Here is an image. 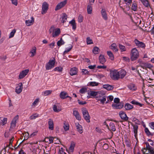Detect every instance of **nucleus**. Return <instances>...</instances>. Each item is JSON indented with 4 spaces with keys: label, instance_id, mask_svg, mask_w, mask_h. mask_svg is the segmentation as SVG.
Listing matches in <instances>:
<instances>
[{
    "label": "nucleus",
    "instance_id": "obj_13",
    "mask_svg": "<svg viewBox=\"0 0 154 154\" xmlns=\"http://www.w3.org/2000/svg\"><path fill=\"white\" fill-rule=\"evenodd\" d=\"M19 85L16 88L15 92L17 94L20 93L22 92L23 88V85L22 83H20Z\"/></svg>",
    "mask_w": 154,
    "mask_h": 154
},
{
    "label": "nucleus",
    "instance_id": "obj_21",
    "mask_svg": "<svg viewBox=\"0 0 154 154\" xmlns=\"http://www.w3.org/2000/svg\"><path fill=\"white\" fill-rule=\"evenodd\" d=\"M36 50V48L35 47H34L32 48L29 53L30 54H31V55H30V57H32L35 55Z\"/></svg>",
    "mask_w": 154,
    "mask_h": 154
},
{
    "label": "nucleus",
    "instance_id": "obj_47",
    "mask_svg": "<svg viewBox=\"0 0 154 154\" xmlns=\"http://www.w3.org/2000/svg\"><path fill=\"white\" fill-rule=\"evenodd\" d=\"M63 69V68L61 67H57L55 68L54 70L55 71H57L60 72H62Z\"/></svg>",
    "mask_w": 154,
    "mask_h": 154
},
{
    "label": "nucleus",
    "instance_id": "obj_39",
    "mask_svg": "<svg viewBox=\"0 0 154 154\" xmlns=\"http://www.w3.org/2000/svg\"><path fill=\"white\" fill-rule=\"evenodd\" d=\"M111 49L115 51L116 52L118 51V49L117 48V46L116 45L115 43L112 44L111 45Z\"/></svg>",
    "mask_w": 154,
    "mask_h": 154
},
{
    "label": "nucleus",
    "instance_id": "obj_57",
    "mask_svg": "<svg viewBox=\"0 0 154 154\" xmlns=\"http://www.w3.org/2000/svg\"><path fill=\"white\" fill-rule=\"evenodd\" d=\"M82 72L83 73V74L84 75H89V72L86 69H83Z\"/></svg>",
    "mask_w": 154,
    "mask_h": 154
},
{
    "label": "nucleus",
    "instance_id": "obj_40",
    "mask_svg": "<svg viewBox=\"0 0 154 154\" xmlns=\"http://www.w3.org/2000/svg\"><path fill=\"white\" fill-rule=\"evenodd\" d=\"M99 83L96 82H90L88 84V86H97L98 85Z\"/></svg>",
    "mask_w": 154,
    "mask_h": 154
},
{
    "label": "nucleus",
    "instance_id": "obj_31",
    "mask_svg": "<svg viewBox=\"0 0 154 154\" xmlns=\"http://www.w3.org/2000/svg\"><path fill=\"white\" fill-rule=\"evenodd\" d=\"M125 108L126 110H129L133 108V106L129 103H127L125 104Z\"/></svg>",
    "mask_w": 154,
    "mask_h": 154
},
{
    "label": "nucleus",
    "instance_id": "obj_7",
    "mask_svg": "<svg viewBox=\"0 0 154 154\" xmlns=\"http://www.w3.org/2000/svg\"><path fill=\"white\" fill-rule=\"evenodd\" d=\"M134 42L138 48H145L146 47L145 44L142 42H140L137 39H135Z\"/></svg>",
    "mask_w": 154,
    "mask_h": 154
},
{
    "label": "nucleus",
    "instance_id": "obj_64",
    "mask_svg": "<svg viewBox=\"0 0 154 154\" xmlns=\"http://www.w3.org/2000/svg\"><path fill=\"white\" fill-rule=\"evenodd\" d=\"M149 125L152 129L154 130V122L149 123Z\"/></svg>",
    "mask_w": 154,
    "mask_h": 154
},
{
    "label": "nucleus",
    "instance_id": "obj_50",
    "mask_svg": "<svg viewBox=\"0 0 154 154\" xmlns=\"http://www.w3.org/2000/svg\"><path fill=\"white\" fill-rule=\"evenodd\" d=\"M16 30L15 29H14L13 30L10 34L9 38H10L13 37L14 36L15 33H16Z\"/></svg>",
    "mask_w": 154,
    "mask_h": 154
},
{
    "label": "nucleus",
    "instance_id": "obj_20",
    "mask_svg": "<svg viewBox=\"0 0 154 154\" xmlns=\"http://www.w3.org/2000/svg\"><path fill=\"white\" fill-rule=\"evenodd\" d=\"M48 128L49 130H53L54 129V123L52 119H50L48 122Z\"/></svg>",
    "mask_w": 154,
    "mask_h": 154
},
{
    "label": "nucleus",
    "instance_id": "obj_34",
    "mask_svg": "<svg viewBox=\"0 0 154 154\" xmlns=\"http://www.w3.org/2000/svg\"><path fill=\"white\" fill-rule=\"evenodd\" d=\"M75 145L74 142H72L69 148V151L71 152H72L73 151Z\"/></svg>",
    "mask_w": 154,
    "mask_h": 154
},
{
    "label": "nucleus",
    "instance_id": "obj_44",
    "mask_svg": "<svg viewBox=\"0 0 154 154\" xmlns=\"http://www.w3.org/2000/svg\"><path fill=\"white\" fill-rule=\"evenodd\" d=\"M39 101V99L38 98L36 99L34 102L32 103L31 106L32 108H34L35 107V106L38 103V101Z\"/></svg>",
    "mask_w": 154,
    "mask_h": 154
},
{
    "label": "nucleus",
    "instance_id": "obj_52",
    "mask_svg": "<svg viewBox=\"0 0 154 154\" xmlns=\"http://www.w3.org/2000/svg\"><path fill=\"white\" fill-rule=\"evenodd\" d=\"M53 109L54 112H58L60 111L59 109H57V107L56 105H54L53 107Z\"/></svg>",
    "mask_w": 154,
    "mask_h": 154
},
{
    "label": "nucleus",
    "instance_id": "obj_25",
    "mask_svg": "<svg viewBox=\"0 0 154 154\" xmlns=\"http://www.w3.org/2000/svg\"><path fill=\"white\" fill-rule=\"evenodd\" d=\"M31 20H26L25 21L26 24L27 26H29L32 25L34 22V18L32 17L31 18Z\"/></svg>",
    "mask_w": 154,
    "mask_h": 154
},
{
    "label": "nucleus",
    "instance_id": "obj_4",
    "mask_svg": "<svg viewBox=\"0 0 154 154\" xmlns=\"http://www.w3.org/2000/svg\"><path fill=\"white\" fill-rule=\"evenodd\" d=\"M55 59L53 58L52 60H50L46 64L45 67L46 70H48L54 67L55 63Z\"/></svg>",
    "mask_w": 154,
    "mask_h": 154
},
{
    "label": "nucleus",
    "instance_id": "obj_17",
    "mask_svg": "<svg viewBox=\"0 0 154 154\" xmlns=\"http://www.w3.org/2000/svg\"><path fill=\"white\" fill-rule=\"evenodd\" d=\"M101 14L103 18L105 20L108 19V17L106 10L105 9L102 8L101 10Z\"/></svg>",
    "mask_w": 154,
    "mask_h": 154
},
{
    "label": "nucleus",
    "instance_id": "obj_19",
    "mask_svg": "<svg viewBox=\"0 0 154 154\" xmlns=\"http://www.w3.org/2000/svg\"><path fill=\"white\" fill-rule=\"evenodd\" d=\"M60 98L63 99H64L67 97H69L67 95V93L65 91H62L61 92L60 94Z\"/></svg>",
    "mask_w": 154,
    "mask_h": 154
},
{
    "label": "nucleus",
    "instance_id": "obj_38",
    "mask_svg": "<svg viewBox=\"0 0 154 154\" xmlns=\"http://www.w3.org/2000/svg\"><path fill=\"white\" fill-rule=\"evenodd\" d=\"M65 42L63 40L62 38H61L60 40L58 41L57 42V45L59 47H60L61 45L64 44Z\"/></svg>",
    "mask_w": 154,
    "mask_h": 154
},
{
    "label": "nucleus",
    "instance_id": "obj_27",
    "mask_svg": "<svg viewBox=\"0 0 154 154\" xmlns=\"http://www.w3.org/2000/svg\"><path fill=\"white\" fill-rule=\"evenodd\" d=\"M119 72L120 75V78L121 79L124 78L126 74L125 71L124 69L121 70Z\"/></svg>",
    "mask_w": 154,
    "mask_h": 154
},
{
    "label": "nucleus",
    "instance_id": "obj_46",
    "mask_svg": "<svg viewBox=\"0 0 154 154\" xmlns=\"http://www.w3.org/2000/svg\"><path fill=\"white\" fill-rule=\"evenodd\" d=\"M98 92H95L94 91H91L90 95L91 96H97L98 97Z\"/></svg>",
    "mask_w": 154,
    "mask_h": 154
},
{
    "label": "nucleus",
    "instance_id": "obj_41",
    "mask_svg": "<svg viewBox=\"0 0 154 154\" xmlns=\"http://www.w3.org/2000/svg\"><path fill=\"white\" fill-rule=\"evenodd\" d=\"M131 125L133 127L134 133H136V132H137L138 125L136 124L133 125L132 124Z\"/></svg>",
    "mask_w": 154,
    "mask_h": 154
},
{
    "label": "nucleus",
    "instance_id": "obj_16",
    "mask_svg": "<svg viewBox=\"0 0 154 154\" xmlns=\"http://www.w3.org/2000/svg\"><path fill=\"white\" fill-rule=\"evenodd\" d=\"M75 109V108L74 109L73 113V115L75 117L76 119L80 121L81 119V116L78 111L74 110V109Z\"/></svg>",
    "mask_w": 154,
    "mask_h": 154
},
{
    "label": "nucleus",
    "instance_id": "obj_61",
    "mask_svg": "<svg viewBox=\"0 0 154 154\" xmlns=\"http://www.w3.org/2000/svg\"><path fill=\"white\" fill-rule=\"evenodd\" d=\"M119 101L120 100L118 98H115L114 100V102L116 103H120Z\"/></svg>",
    "mask_w": 154,
    "mask_h": 154
},
{
    "label": "nucleus",
    "instance_id": "obj_45",
    "mask_svg": "<svg viewBox=\"0 0 154 154\" xmlns=\"http://www.w3.org/2000/svg\"><path fill=\"white\" fill-rule=\"evenodd\" d=\"M119 47L122 52L125 51L126 50L125 46L121 44H119Z\"/></svg>",
    "mask_w": 154,
    "mask_h": 154
},
{
    "label": "nucleus",
    "instance_id": "obj_42",
    "mask_svg": "<svg viewBox=\"0 0 154 154\" xmlns=\"http://www.w3.org/2000/svg\"><path fill=\"white\" fill-rule=\"evenodd\" d=\"M98 99L100 101V103H102L103 104L105 103V102L106 100V97L105 96H103V97H102V99Z\"/></svg>",
    "mask_w": 154,
    "mask_h": 154
},
{
    "label": "nucleus",
    "instance_id": "obj_3",
    "mask_svg": "<svg viewBox=\"0 0 154 154\" xmlns=\"http://www.w3.org/2000/svg\"><path fill=\"white\" fill-rule=\"evenodd\" d=\"M82 112L84 119L88 122H90V117L89 116L88 112L86 108L84 107L82 108Z\"/></svg>",
    "mask_w": 154,
    "mask_h": 154
},
{
    "label": "nucleus",
    "instance_id": "obj_58",
    "mask_svg": "<svg viewBox=\"0 0 154 154\" xmlns=\"http://www.w3.org/2000/svg\"><path fill=\"white\" fill-rule=\"evenodd\" d=\"M108 147L109 146L108 144L106 143L104 144L103 145V149L105 150L107 149L108 148Z\"/></svg>",
    "mask_w": 154,
    "mask_h": 154
},
{
    "label": "nucleus",
    "instance_id": "obj_60",
    "mask_svg": "<svg viewBox=\"0 0 154 154\" xmlns=\"http://www.w3.org/2000/svg\"><path fill=\"white\" fill-rule=\"evenodd\" d=\"M54 31V27L53 26H52L49 29V32L50 33H53Z\"/></svg>",
    "mask_w": 154,
    "mask_h": 154
},
{
    "label": "nucleus",
    "instance_id": "obj_15",
    "mask_svg": "<svg viewBox=\"0 0 154 154\" xmlns=\"http://www.w3.org/2000/svg\"><path fill=\"white\" fill-rule=\"evenodd\" d=\"M78 69L76 67L71 68L70 70L69 73L72 75H74L77 74Z\"/></svg>",
    "mask_w": 154,
    "mask_h": 154
},
{
    "label": "nucleus",
    "instance_id": "obj_28",
    "mask_svg": "<svg viewBox=\"0 0 154 154\" xmlns=\"http://www.w3.org/2000/svg\"><path fill=\"white\" fill-rule=\"evenodd\" d=\"M69 23L72 26V29L74 30H75L76 29V23L74 19H72L69 22Z\"/></svg>",
    "mask_w": 154,
    "mask_h": 154
},
{
    "label": "nucleus",
    "instance_id": "obj_2",
    "mask_svg": "<svg viewBox=\"0 0 154 154\" xmlns=\"http://www.w3.org/2000/svg\"><path fill=\"white\" fill-rule=\"evenodd\" d=\"M119 72L118 70L114 69L110 71V77L114 80H118L120 78Z\"/></svg>",
    "mask_w": 154,
    "mask_h": 154
},
{
    "label": "nucleus",
    "instance_id": "obj_8",
    "mask_svg": "<svg viewBox=\"0 0 154 154\" xmlns=\"http://www.w3.org/2000/svg\"><path fill=\"white\" fill-rule=\"evenodd\" d=\"M67 2V0H65L59 3L56 6L55 8V10L56 11H57L63 7L66 4Z\"/></svg>",
    "mask_w": 154,
    "mask_h": 154
},
{
    "label": "nucleus",
    "instance_id": "obj_36",
    "mask_svg": "<svg viewBox=\"0 0 154 154\" xmlns=\"http://www.w3.org/2000/svg\"><path fill=\"white\" fill-rule=\"evenodd\" d=\"M141 1L146 7H148L149 6V4L147 0H141Z\"/></svg>",
    "mask_w": 154,
    "mask_h": 154
},
{
    "label": "nucleus",
    "instance_id": "obj_53",
    "mask_svg": "<svg viewBox=\"0 0 154 154\" xmlns=\"http://www.w3.org/2000/svg\"><path fill=\"white\" fill-rule=\"evenodd\" d=\"M72 46L71 45H70V46H69V48H66L63 52V54H64L65 53H67L69 52L72 49Z\"/></svg>",
    "mask_w": 154,
    "mask_h": 154
},
{
    "label": "nucleus",
    "instance_id": "obj_59",
    "mask_svg": "<svg viewBox=\"0 0 154 154\" xmlns=\"http://www.w3.org/2000/svg\"><path fill=\"white\" fill-rule=\"evenodd\" d=\"M11 1L12 3L15 6H17V0H11Z\"/></svg>",
    "mask_w": 154,
    "mask_h": 154
},
{
    "label": "nucleus",
    "instance_id": "obj_5",
    "mask_svg": "<svg viewBox=\"0 0 154 154\" xmlns=\"http://www.w3.org/2000/svg\"><path fill=\"white\" fill-rule=\"evenodd\" d=\"M140 67L143 69L147 70V68L151 69L153 67V65L148 62H141L140 63Z\"/></svg>",
    "mask_w": 154,
    "mask_h": 154
},
{
    "label": "nucleus",
    "instance_id": "obj_33",
    "mask_svg": "<svg viewBox=\"0 0 154 154\" xmlns=\"http://www.w3.org/2000/svg\"><path fill=\"white\" fill-rule=\"evenodd\" d=\"M107 54L109 56V58L111 60H113L114 59V57L112 53L110 51H107Z\"/></svg>",
    "mask_w": 154,
    "mask_h": 154
},
{
    "label": "nucleus",
    "instance_id": "obj_63",
    "mask_svg": "<svg viewBox=\"0 0 154 154\" xmlns=\"http://www.w3.org/2000/svg\"><path fill=\"white\" fill-rule=\"evenodd\" d=\"M55 45V42H53L52 43L50 44L49 45V46L51 48H53Z\"/></svg>",
    "mask_w": 154,
    "mask_h": 154
},
{
    "label": "nucleus",
    "instance_id": "obj_11",
    "mask_svg": "<svg viewBox=\"0 0 154 154\" xmlns=\"http://www.w3.org/2000/svg\"><path fill=\"white\" fill-rule=\"evenodd\" d=\"M112 106L114 109H120L123 107V103L121 102L118 103L112 104Z\"/></svg>",
    "mask_w": 154,
    "mask_h": 154
},
{
    "label": "nucleus",
    "instance_id": "obj_29",
    "mask_svg": "<svg viewBox=\"0 0 154 154\" xmlns=\"http://www.w3.org/2000/svg\"><path fill=\"white\" fill-rule=\"evenodd\" d=\"M99 60L100 63L103 64L105 62V58L104 57V56L103 55H100L99 57Z\"/></svg>",
    "mask_w": 154,
    "mask_h": 154
},
{
    "label": "nucleus",
    "instance_id": "obj_48",
    "mask_svg": "<svg viewBox=\"0 0 154 154\" xmlns=\"http://www.w3.org/2000/svg\"><path fill=\"white\" fill-rule=\"evenodd\" d=\"M86 42L87 44H91L93 43L92 40L90 39L89 37H87L86 38Z\"/></svg>",
    "mask_w": 154,
    "mask_h": 154
},
{
    "label": "nucleus",
    "instance_id": "obj_1",
    "mask_svg": "<svg viewBox=\"0 0 154 154\" xmlns=\"http://www.w3.org/2000/svg\"><path fill=\"white\" fill-rule=\"evenodd\" d=\"M139 57V52L137 49L135 48H133L131 50V59L132 61L136 60Z\"/></svg>",
    "mask_w": 154,
    "mask_h": 154
},
{
    "label": "nucleus",
    "instance_id": "obj_18",
    "mask_svg": "<svg viewBox=\"0 0 154 154\" xmlns=\"http://www.w3.org/2000/svg\"><path fill=\"white\" fill-rule=\"evenodd\" d=\"M75 125L77 131L80 134H82L83 133L82 127V126L80 125L78 122L75 123Z\"/></svg>",
    "mask_w": 154,
    "mask_h": 154
},
{
    "label": "nucleus",
    "instance_id": "obj_14",
    "mask_svg": "<svg viewBox=\"0 0 154 154\" xmlns=\"http://www.w3.org/2000/svg\"><path fill=\"white\" fill-rule=\"evenodd\" d=\"M18 119V116L17 115L15 116L13 119L11 123L10 128H14L16 126V121Z\"/></svg>",
    "mask_w": 154,
    "mask_h": 154
},
{
    "label": "nucleus",
    "instance_id": "obj_54",
    "mask_svg": "<svg viewBox=\"0 0 154 154\" xmlns=\"http://www.w3.org/2000/svg\"><path fill=\"white\" fill-rule=\"evenodd\" d=\"M83 17L82 16L81 14H79V16L78 18V22L79 23L82 22L83 21Z\"/></svg>",
    "mask_w": 154,
    "mask_h": 154
},
{
    "label": "nucleus",
    "instance_id": "obj_12",
    "mask_svg": "<svg viewBox=\"0 0 154 154\" xmlns=\"http://www.w3.org/2000/svg\"><path fill=\"white\" fill-rule=\"evenodd\" d=\"M106 127L111 131H116V128L115 125L113 122H111L109 124V127L108 125H106Z\"/></svg>",
    "mask_w": 154,
    "mask_h": 154
},
{
    "label": "nucleus",
    "instance_id": "obj_51",
    "mask_svg": "<svg viewBox=\"0 0 154 154\" xmlns=\"http://www.w3.org/2000/svg\"><path fill=\"white\" fill-rule=\"evenodd\" d=\"M124 2L127 5H130L132 2V0H124Z\"/></svg>",
    "mask_w": 154,
    "mask_h": 154
},
{
    "label": "nucleus",
    "instance_id": "obj_10",
    "mask_svg": "<svg viewBox=\"0 0 154 154\" xmlns=\"http://www.w3.org/2000/svg\"><path fill=\"white\" fill-rule=\"evenodd\" d=\"M119 116L122 119L125 121H127L128 119V117H127L126 114L125 112L123 111L119 112Z\"/></svg>",
    "mask_w": 154,
    "mask_h": 154
},
{
    "label": "nucleus",
    "instance_id": "obj_9",
    "mask_svg": "<svg viewBox=\"0 0 154 154\" xmlns=\"http://www.w3.org/2000/svg\"><path fill=\"white\" fill-rule=\"evenodd\" d=\"M29 71L28 69H26L22 71L19 75V79H21L23 78L28 74Z\"/></svg>",
    "mask_w": 154,
    "mask_h": 154
},
{
    "label": "nucleus",
    "instance_id": "obj_43",
    "mask_svg": "<svg viewBox=\"0 0 154 154\" xmlns=\"http://www.w3.org/2000/svg\"><path fill=\"white\" fill-rule=\"evenodd\" d=\"M137 4L135 3H133L132 5L131 9L132 10L134 11H137Z\"/></svg>",
    "mask_w": 154,
    "mask_h": 154
},
{
    "label": "nucleus",
    "instance_id": "obj_62",
    "mask_svg": "<svg viewBox=\"0 0 154 154\" xmlns=\"http://www.w3.org/2000/svg\"><path fill=\"white\" fill-rule=\"evenodd\" d=\"M79 103L80 105H84L86 104L87 103L85 101H80L79 100H78Z\"/></svg>",
    "mask_w": 154,
    "mask_h": 154
},
{
    "label": "nucleus",
    "instance_id": "obj_6",
    "mask_svg": "<svg viewBox=\"0 0 154 154\" xmlns=\"http://www.w3.org/2000/svg\"><path fill=\"white\" fill-rule=\"evenodd\" d=\"M48 4L46 2H44L42 6V11L41 13L43 14H45L48 9Z\"/></svg>",
    "mask_w": 154,
    "mask_h": 154
},
{
    "label": "nucleus",
    "instance_id": "obj_56",
    "mask_svg": "<svg viewBox=\"0 0 154 154\" xmlns=\"http://www.w3.org/2000/svg\"><path fill=\"white\" fill-rule=\"evenodd\" d=\"M63 128H64L65 131H66L69 130V125L67 124H64L63 126Z\"/></svg>",
    "mask_w": 154,
    "mask_h": 154
},
{
    "label": "nucleus",
    "instance_id": "obj_30",
    "mask_svg": "<svg viewBox=\"0 0 154 154\" xmlns=\"http://www.w3.org/2000/svg\"><path fill=\"white\" fill-rule=\"evenodd\" d=\"M67 18V15L65 13H63L61 18V22L63 23H64L66 22Z\"/></svg>",
    "mask_w": 154,
    "mask_h": 154
},
{
    "label": "nucleus",
    "instance_id": "obj_32",
    "mask_svg": "<svg viewBox=\"0 0 154 154\" xmlns=\"http://www.w3.org/2000/svg\"><path fill=\"white\" fill-rule=\"evenodd\" d=\"M92 51L94 54H98L100 52V49L98 47H95L93 48Z\"/></svg>",
    "mask_w": 154,
    "mask_h": 154
},
{
    "label": "nucleus",
    "instance_id": "obj_22",
    "mask_svg": "<svg viewBox=\"0 0 154 154\" xmlns=\"http://www.w3.org/2000/svg\"><path fill=\"white\" fill-rule=\"evenodd\" d=\"M103 88L106 89L108 91H110L112 90L114 88L113 86L109 84H106L103 85Z\"/></svg>",
    "mask_w": 154,
    "mask_h": 154
},
{
    "label": "nucleus",
    "instance_id": "obj_35",
    "mask_svg": "<svg viewBox=\"0 0 154 154\" xmlns=\"http://www.w3.org/2000/svg\"><path fill=\"white\" fill-rule=\"evenodd\" d=\"M144 131L147 135L148 136H152L153 135V134L151 133L147 128H145Z\"/></svg>",
    "mask_w": 154,
    "mask_h": 154
},
{
    "label": "nucleus",
    "instance_id": "obj_24",
    "mask_svg": "<svg viewBox=\"0 0 154 154\" xmlns=\"http://www.w3.org/2000/svg\"><path fill=\"white\" fill-rule=\"evenodd\" d=\"M60 33V29L59 28H57L54 32L52 33V37H55L58 36Z\"/></svg>",
    "mask_w": 154,
    "mask_h": 154
},
{
    "label": "nucleus",
    "instance_id": "obj_55",
    "mask_svg": "<svg viewBox=\"0 0 154 154\" xmlns=\"http://www.w3.org/2000/svg\"><path fill=\"white\" fill-rule=\"evenodd\" d=\"M79 92L81 94H84L87 92V89L86 88H82L79 91Z\"/></svg>",
    "mask_w": 154,
    "mask_h": 154
},
{
    "label": "nucleus",
    "instance_id": "obj_26",
    "mask_svg": "<svg viewBox=\"0 0 154 154\" xmlns=\"http://www.w3.org/2000/svg\"><path fill=\"white\" fill-rule=\"evenodd\" d=\"M87 11L88 14H91L92 13V9L91 4L88 3L87 6Z\"/></svg>",
    "mask_w": 154,
    "mask_h": 154
},
{
    "label": "nucleus",
    "instance_id": "obj_37",
    "mask_svg": "<svg viewBox=\"0 0 154 154\" xmlns=\"http://www.w3.org/2000/svg\"><path fill=\"white\" fill-rule=\"evenodd\" d=\"M52 92V91L51 90H46L42 92V94L45 96L51 94Z\"/></svg>",
    "mask_w": 154,
    "mask_h": 154
},
{
    "label": "nucleus",
    "instance_id": "obj_23",
    "mask_svg": "<svg viewBox=\"0 0 154 154\" xmlns=\"http://www.w3.org/2000/svg\"><path fill=\"white\" fill-rule=\"evenodd\" d=\"M128 87L131 91H135L137 89V88L135 85L133 83H131L128 85Z\"/></svg>",
    "mask_w": 154,
    "mask_h": 154
},
{
    "label": "nucleus",
    "instance_id": "obj_49",
    "mask_svg": "<svg viewBox=\"0 0 154 154\" xmlns=\"http://www.w3.org/2000/svg\"><path fill=\"white\" fill-rule=\"evenodd\" d=\"M7 118H4L0 122V124L2 125H4L7 123Z\"/></svg>",
    "mask_w": 154,
    "mask_h": 154
}]
</instances>
